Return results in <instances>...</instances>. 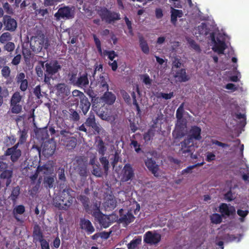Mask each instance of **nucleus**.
Wrapping results in <instances>:
<instances>
[{"instance_id": "30", "label": "nucleus", "mask_w": 249, "mask_h": 249, "mask_svg": "<svg viewBox=\"0 0 249 249\" xmlns=\"http://www.w3.org/2000/svg\"><path fill=\"white\" fill-rule=\"evenodd\" d=\"M175 77L177 78L178 81L180 82H185L190 79V77L187 75L186 70L181 69L177 71L175 75Z\"/></svg>"}, {"instance_id": "48", "label": "nucleus", "mask_w": 249, "mask_h": 249, "mask_svg": "<svg viewBox=\"0 0 249 249\" xmlns=\"http://www.w3.org/2000/svg\"><path fill=\"white\" fill-rule=\"evenodd\" d=\"M5 44V45L3 47V49L5 51L8 52H12L14 50L15 48V45L14 43L9 41Z\"/></svg>"}, {"instance_id": "51", "label": "nucleus", "mask_w": 249, "mask_h": 249, "mask_svg": "<svg viewBox=\"0 0 249 249\" xmlns=\"http://www.w3.org/2000/svg\"><path fill=\"white\" fill-rule=\"evenodd\" d=\"M40 63L41 66H37L36 67V71L37 75L38 77H41L43 76V74H44L43 71L42 70V68L44 66V62L40 61Z\"/></svg>"}, {"instance_id": "56", "label": "nucleus", "mask_w": 249, "mask_h": 249, "mask_svg": "<svg viewBox=\"0 0 249 249\" xmlns=\"http://www.w3.org/2000/svg\"><path fill=\"white\" fill-rule=\"evenodd\" d=\"M32 166H27L22 169V174L26 177H29L32 173L34 172V171L32 169Z\"/></svg>"}, {"instance_id": "26", "label": "nucleus", "mask_w": 249, "mask_h": 249, "mask_svg": "<svg viewBox=\"0 0 249 249\" xmlns=\"http://www.w3.org/2000/svg\"><path fill=\"white\" fill-rule=\"evenodd\" d=\"M85 124L86 126L91 127L95 131L99 133L100 128L96 123L95 116L93 113H90L89 116L87 118Z\"/></svg>"}, {"instance_id": "42", "label": "nucleus", "mask_w": 249, "mask_h": 249, "mask_svg": "<svg viewBox=\"0 0 249 249\" xmlns=\"http://www.w3.org/2000/svg\"><path fill=\"white\" fill-rule=\"evenodd\" d=\"M1 74L3 77L5 79H7L10 75L11 70L9 67L5 66L1 68Z\"/></svg>"}, {"instance_id": "10", "label": "nucleus", "mask_w": 249, "mask_h": 249, "mask_svg": "<svg viewBox=\"0 0 249 249\" xmlns=\"http://www.w3.org/2000/svg\"><path fill=\"white\" fill-rule=\"evenodd\" d=\"M134 176V170L132 166L129 163L125 164L122 171L121 181L125 182L129 180L131 181Z\"/></svg>"}, {"instance_id": "11", "label": "nucleus", "mask_w": 249, "mask_h": 249, "mask_svg": "<svg viewBox=\"0 0 249 249\" xmlns=\"http://www.w3.org/2000/svg\"><path fill=\"white\" fill-rule=\"evenodd\" d=\"M161 240V235L160 233L151 231H147L144 235L143 241L150 245H156Z\"/></svg>"}, {"instance_id": "5", "label": "nucleus", "mask_w": 249, "mask_h": 249, "mask_svg": "<svg viewBox=\"0 0 249 249\" xmlns=\"http://www.w3.org/2000/svg\"><path fill=\"white\" fill-rule=\"evenodd\" d=\"M74 8L73 6H64L58 9L54 17L56 20L61 19L68 20L73 18L74 17Z\"/></svg>"}, {"instance_id": "32", "label": "nucleus", "mask_w": 249, "mask_h": 249, "mask_svg": "<svg viewBox=\"0 0 249 249\" xmlns=\"http://www.w3.org/2000/svg\"><path fill=\"white\" fill-rule=\"evenodd\" d=\"M25 212V208L23 205H18L16 206L13 211V214L14 218L18 221H19L20 220L18 217V214H22Z\"/></svg>"}, {"instance_id": "57", "label": "nucleus", "mask_w": 249, "mask_h": 249, "mask_svg": "<svg viewBox=\"0 0 249 249\" xmlns=\"http://www.w3.org/2000/svg\"><path fill=\"white\" fill-rule=\"evenodd\" d=\"M39 173V172H38V171H37V169H36V170H35L34 172H33V173H32L30 175V176L28 177L31 179V183L32 184L35 183V181L38 178Z\"/></svg>"}, {"instance_id": "22", "label": "nucleus", "mask_w": 249, "mask_h": 249, "mask_svg": "<svg viewBox=\"0 0 249 249\" xmlns=\"http://www.w3.org/2000/svg\"><path fill=\"white\" fill-rule=\"evenodd\" d=\"M33 242L35 243L40 242L44 238V235L40 227L36 224L33 228Z\"/></svg>"}, {"instance_id": "16", "label": "nucleus", "mask_w": 249, "mask_h": 249, "mask_svg": "<svg viewBox=\"0 0 249 249\" xmlns=\"http://www.w3.org/2000/svg\"><path fill=\"white\" fill-rule=\"evenodd\" d=\"M21 194V188L18 185L13 186L10 190L8 199L11 201L13 205L17 204L18 200L20 197Z\"/></svg>"}, {"instance_id": "47", "label": "nucleus", "mask_w": 249, "mask_h": 249, "mask_svg": "<svg viewBox=\"0 0 249 249\" xmlns=\"http://www.w3.org/2000/svg\"><path fill=\"white\" fill-rule=\"evenodd\" d=\"M124 20L125 21V22L127 26V29L128 30L129 34L130 36H133V28H132V21H130L126 16H125L124 17Z\"/></svg>"}, {"instance_id": "18", "label": "nucleus", "mask_w": 249, "mask_h": 249, "mask_svg": "<svg viewBox=\"0 0 249 249\" xmlns=\"http://www.w3.org/2000/svg\"><path fill=\"white\" fill-rule=\"evenodd\" d=\"M3 23L5 30L11 32L15 31L17 27V23L15 19L10 16H5L3 17Z\"/></svg>"}, {"instance_id": "44", "label": "nucleus", "mask_w": 249, "mask_h": 249, "mask_svg": "<svg viewBox=\"0 0 249 249\" xmlns=\"http://www.w3.org/2000/svg\"><path fill=\"white\" fill-rule=\"evenodd\" d=\"M131 142L130 143V145L131 147H133L135 149V151L136 153H139L142 152V149L141 148V145L138 143V142L134 140L131 139Z\"/></svg>"}, {"instance_id": "34", "label": "nucleus", "mask_w": 249, "mask_h": 249, "mask_svg": "<svg viewBox=\"0 0 249 249\" xmlns=\"http://www.w3.org/2000/svg\"><path fill=\"white\" fill-rule=\"evenodd\" d=\"M139 42L142 52L145 54H148L149 53V48L146 41L142 36L139 38Z\"/></svg>"}, {"instance_id": "12", "label": "nucleus", "mask_w": 249, "mask_h": 249, "mask_svg": "<svg viewBox=\"0 0 249 249\" xmlns=\"http://www.w3.org/2000/svg\"><path fill=\"white\" fill-rule=\"evenodd\" d=\"M110 79L108 74L105 72H102L97 79L96 85L101 91L108 90V83Z\"/></svg>"}, {"instance_id": "53", "label": "nucleus", "mask_w": 249, "mask_h": 249, "mask_svg": "<svg viewBox=\"0 0 249 249\" xmlns=\"http://www.w3.org/2000/svg\"><path fill=\"white\" fill-rule=\"evenodd\" d=\"M36 169L38 172L39 173L42 172L44 174H47L50 172V168L47 165H39Z\"/></svg>"}, {"instance_id": "58", "label": "nucleus", "mask_w": 249, "mask_h": 249, "mask_svg": "<svg viewBox=\"0 0 249 249\" xmlns=\"http://www.w3.org/2000/svg\"><path fill=\"white\" fill-rule=\"evenodd\" d=\"M22 54L26 62L29 61L32 55L31 51L28 49H25L22 51Z\"/></svg>"}, {"instance_id": "41", "label": "nucleus", "mask_w": 249, "mask_h": 249, "mask_svg": "<svg viewBox=\"0 0 249 249\" xmlns=\"http://www.w3.org/2000/svg\"><path fill=\"white\" fill-rule=\"evenodd\" d=\"M20 136L19 138L18 141H19V143H22L24 144L28 137L27 131L25 129H23L22 130H20Z\"/></svg>"}, {"instance_id": "8", "label": "nucleus", "mask_w": 249, "mask_h": 249, "mask_svg": "<svg viewBox=\"0 0 249 249\" xmlns=\"http://www.w3.org/2000/svg\"><path fill=\"white\" fill-rule=\"evenodd\" d=\"M0 178L5 179L6 187L9 186L12 182V178L13 175L12 169L9 168L7 163L3 161H0Z\"/></svg>"}, {"instance_id": "21", "label": "nucleus", "mask_w": 249, "mask_h": 249, "mask_svg": "<svg viewBox=\"0 0 249 249\" xmlns=\"http://www.w3.org/2000/svg\"><path fill=\"white\" fill-rule=\"evenodd\" d=\"M103 102L108 105H113L116 99V95L111 91L107 90L101 97Z\"/></svg>"}, {"instance_id": "14", "label": "nucleus", "mask_w": 249, "mask_h": 249, "mask_svg": "<svg viewBox=\"0 0 249 249\" xmlns=\"http://www.w3.org/2000/svg\"><path fill=\"white\" fill-rule=\"evenodd\" d=\"M211 38L214 43L212 48L213 50L219 54H224V51L227 48V45L225 41L221 40L219 38H217L216 40L213 34L211 36Z\"/></svg>"}, {"instance_id": "49", "label": "nucleus", "mask_w": 249, "mask_h": 249, "mask_svg": "<svg viewBox=\"0 0 249 249\" xmlns=\"http://www.w3.org/2000/svg\"><path fill=\"white\" fill-rule=\"evenodd\" d=\"M33 93L38 99L43 97L41 93V86L40 85L36 86L33 89Z\"/></svg>"}, {"instance_id": "28", "label": "nucleus", "mask_w": 249, "mask_h": 249, "mask_svg": "<svg viewBox=\"0 0 249 249\" xmlns=\"http://www.w3.org/2000/svg\"><path fill=\"white\" fill-rule=\"evenodd\" d=\"M91 104L88 98L85 96L80 99V108L82 110L84 115H86L90 108Z\"/></svg>"}, {"instance_id": "50", "label": "nucleus", "mask_w": 249, "mask_h": 249, "mask_svg": "<svg viewBox=\"0 0 249 249\" xmlns=\"http://www.w3.org/2000/svg\"><path fill=\"white\" fill-rule=\"evenodd\" d=\"M103 71V64H98L96 62L94 66V70L92 72V76L94 79L95 74L97 71Z\"/></svg>"}, {"instance_id": "19", "label": "nucleus", "mask_w": 249, "mask_h": 249, "mask_svg": "<svg viewBox=\"0 0 249 249\" xmlns=\"http://www.w3.org/2000/svg\"><path fill=\"white\" fill-rule=\"evenodd\" d=\"M79 225L80 228L84 230L88 234H91L95 231L92 223L88 219L81 218Z\"/></svg>"}, {"instance_id": "6", "label": "nucleus", "mask_w": 249, "mask_h": 249, "mask_svg": "<svg viewBox=\"0 0 249 249\" xmlns=\"http://www.w3.org/2000/svg\"><path fill=\"white\" fill-rule=\"evenodd\" d=\"M99 15L102 20L108 24L113 23L121 19L119 13L110 11L106 7L101 8L99 12Z\"/></svg>"}, {"instance_id": "31", "label": "nucleus", "mask_w": 249, "mask_h": 249, "mask_svg": "<svg viewBox=\"0 0 249 249\" xmlns=\"http://www.w3.org/2000/svg\"><path fill=\"white\" fill-rule=\"evenodd\" d=\"M97 115L103 120L109 121L111 120L110 112L107 108H100L97 111Z\"/></svg>"}, {"instance_id": "62", "label": "nucleus", "mask_w": 249, "mask_h": 249, "mask_svg": "<svg viewBox=\"0 0 249 249\" xmlns=\"http://www.w3.org/2000/svg\"><path fill=\"white\" fill-rule=\"evenodd\" d=\"M122 95L125 103L128 105H130L131 103V100L129 95L125 91H123L122 92Z\"/></svg>"}, {"instance_id": "24", "label": "nucleus", "mask_w": 249, "mask_h": 249, "mask_svg": "<svg viewBox=\"0 0 249 249\" xmlns=\"http://www.w3.org/2000/svg\"><path fill=\"white\" fill-rule=\"evenodd\" d=\"M219 212L223 215L230 216L235 214V209L233 206L229 205L226 203H221L219 206Z\"/></svg>"}, {"instance_id": "43", "label": "nucleus", "mask_w": 249, "mask_h": 249, "mask_svg": "<svg viewBox=\"0 0 249 249\" xmlns=\"http://www.w3.org/2000/svg\"><path fill=\"white\" fill-rule=\"evenodd\" d=\"M212 223L215 224H220L222 222L221 216L218 213H214L211 217Z\"/></svg>"}, {"instance_id": "17", "label": "nucleus", "mask_w": 249, "mask_h": 249, "mask_svg": "<svg viewBox=\"0 0 249 249\" xmlns=\"http://www.w3.org/2000/svg\"><path fill=\"white\" fill-rule=\"evenodd\" d=\"M56 145L53 141H47L44 143L42 153L45 157H50L52 156L55 150Z\"/></svg>"}, {"instance_id": "15", "label": "nucleus", "mask_w": 249, "mask_h": 249, "mask_svg": "<svg viewBox=\"0 0 249 249\" xmlns=\"http://www.w3.org/2000/svg\"><path fill=\"white\" fill-rule=\"evenodd\" d=\"M64 117L65 119L72 122H77L80 120V116L79 113L75 109L72 108L68 110L66 109L62 110Z\"/></svg>"}, {"instance_id": "45", "label": "nucleus", "mask_w": 249, "mask_h": 249, "mask_svg": "<svg viewBox=\"0 0 249 249\" xmlns=\"http://www.w3.org/2000/svg\"><path fill=\"white\" fill-rule=\"evenodd\" d=\"M78 173L80 176L85 177L87 176V166L85 164H83L81 166L77 167Z\"/></svg>"}, {"instance_id": "36", "label": "nucleus", "mask_w": 249, "mask_h": 249, "mask_svg": "<svg viewBox=\"0 0 249 249\" xmlns=\"http://www.w3.org/2000/svg\"><path fill=\"white\" fill-rule=\"evenodd\" d=\"M155 135V130L153 129H149L147 132H145L143 134V140L145 142H148L149 141L153 139Z\"/></svg>"}, {"instance_id": "25", "label": "nucleus", "mask_w": 249, "mask_h": 249, "mask_svg": "<svg viewBox=\"0 0 249 249\" xmlns=\"http://www.w3.org/2000/svg\"><path fill=\"white\" fill-rule=\"evenodd\" d=\"M145 164L148 170L151 171L155 177L158 176V171L159 170V167L156 161L153 160L152 158H147V159L145 160Z\"/></svg>"}, {"instance_id": "4", "label": "nucleus", "mask_w": 249, "mask_h": 249, "mask_svg": "<svg viewBox=\"0 0 249 249\" xmlns=\"http://www.w3.org/2000/svg\"><path fill=\"white\" fill-rule=\"evenodd\" d=\"M44 44L46 48L48 46V40L43 34L32 36L31 38L30 42V48L32 51L36 53H39L42 51Z\"/></svg>"}, {"instance_id": "23", "label": "nucleus", "mask_w": 249, "mask_h": 249, "mask_svg": "<svg viewBox=\"0 0 249 249\" xmlns=\"http://www.w3.org/2000/svg\"><path fill=\"white\" fill-rule=\"evenodd\" d=\"M89 84V80L88 78V74L87 72L82 74L79 73L78 79L77 80L76 86L81 88H87Z\"/></svg>"}, {"instance_id": "39", "label": "nucleus", "mask_w": 249, "mask_h": 249, "mask_svg": "<svg viewBox=\"0 0 249 249\" xmlns=\"http://www.w3.org/2000/svg\"><path fill=\"white\" fill-rule=\"evenodd\" d=\"M97 147L98 149V152L99 154L103 156L105 155V152L107 150V148L105 145L104 142L102 139H100L98 141L97 145Z\"/></svg>"}, {"instance_id": "60", "label": "nucleus", "mask_w": 249, "mask_h": 249, "mask_svg": "<svg viewBox=\"0 0 249 249\" xmlns=\"http://www.w3.org/2000/svg\"><path fill=\"white\" fill-rule=\"evenodd\" d=\"M116 201L115 199H110L106 202L107 207L109 209H114L116 207Z\"/></svg>"}, {"instance_id": "59", "label": "nucleus", "mask_w": 249, "mask_h": 249, "mask_svg": "<svg viewBox=\"0 0 249 249\" xmlns=\"http://www.w3.org/2000/svg\"><path fill=\"white\" fill-rule=\"evenodd\" d=\"M19 84V89L21 90V91L24 92L27 90L28 87V82L26 79L20 82Z\"/></svg>"}, {"instance_id": "35", "label": "nucleus", "mask_w": 249, "mask_h": 249, "mask_svg": "<svg viewBox=\"0 0 249 249\" xmlns=\"http://www.w3.org/2000/svg\"><path fill=\"white\" fill-rule=\"evenodd\" d=\"M232 116L235 117L236 119L240 120L239 125L244 127L246 124V115L244 114H241V113L233 114Z\"/></svg>"}, {"instance_id": "63", "label": "nucleus", "mask_w": 249, "mask_h": 249, "mask_svg": "<svg viewBox=\"0 0 249 249\" xmlns=\"http://www.w3.org/2000/svg\"><path fill=\"white\" fill-rule=\"evenodd\" d=\"M16 138L15 136L12 135L10 136H7L6 140L7 145H13L16 142Z\"/></svg>"}, {"instance_id": "37", "label": "nucleus", "mask_w": 249, "mask_h": 249, "mask_svg": "<svg viewBox=\"0 0 249 249\" xmlns=\"http://www.w3.org/2000/svg\"><path fill=\"white\" fill-rule=\"evenodd\" d=\"M142 242V238L141 237H138L137 238L134 239L128 244L127 248L128 249H135L138 245H139Z\"/></svg>"}, {"instance_id": "3", "label": "nucleus", "mask_w": 249, "mask_h": 249, "mask_svg": "<svg viewBox=\"0 0 249 249\" xmlns=\"http://www.w3.org/2000/svg\"><path fill=\"white\" fill-rule=\"evenodd\" d=\"M22 96L20 93L17 91L15 92L10 101V110L12 113L13 114H19L22 111Z\"/></svg>"}, {"instance_id": "64", "label": "nucleus", "mask_w": 249, "mask_h": 249, "mask_svg": "<svg viewBox=\"0 0 249 249\" xmlns=\"http://www.w3.org/2000/svg\"><path fill=\"white\" fill-rule=\"evenodd\" d=\"M41 249H50L49 242L45 239L41 240L40 242Z\"/></svg>"}, {"instance_id": "38", "label": "nucleus", "mask_w": 249, "mask_h": 249, "mask_svg": "<svg viewBox=\"0 0 249 249\" xmlns=\"http://www.w3.org/2000/svg\"><path fill=\"white\" fill-rule=\"evenodd\" d=\"M12 39V36L9 32H5L2 33L0 36V43L5 44L10 41Z\"/></svg>"}, {"instance_id": "13", "label": "nucleus", "mask_w": 249, "mask_h": 249, "mask_svg": "<svg viewBox=\"0 0 249 249\" xmlns=\"http://www.w3.org/2000/svg\"><path fill=\"white\" fill-rule=\"evenodd\" d=\"M45 66L46 68L45 72L47 75L50 76L57 73L62 68L61 65L56 60L46 63Z\"/></svg>"}, {"instance_id": "9", "label": "nucleus", "mask_w": 249, "mask_h": 249, "mask_svg": "<svg viewBox=\"0 0 249 249\" xmlns=\"http://www.w3.org/2000/svg\"><path fill=\"white\" fill-rule=\"evenodd\" d=\"M60 134L61 136V143L65 146L67 149H74L77 144V139L74 137H70L69 132L65 130H61Z\"/></svg>"}, {"instance_id": "33", "label": "nucleus", "mask_w": 249, "mask_h": 249, "mask_svg": "<svg viewBox=\"0 0 249 249\" xmlns=\"http://www.w3.org/2000/svg\"><path fill=\"white\" fill-rule=\"evenodd\" d=\"M55 178L53 176H47L44 177L43 184L47 189H51L53 187Z\"/></svg>"}, {"instance_id": "61", "label": "nucleus", "mask_w": 249, "mask_h": 249, "mask_svg": "<svg viewBox=\"0 0 249 249\" xmlns=\"http://www.w3.org/2000/svg\"><path fill=\"white\" fill-rule=\"evenodd\" d=\"M174 96L173 92H171L169 93H165L160 92L159 95L157 96L158 98L162 97L166 100L170 99Z\"/></svg>"}, {"instance_id": "2", "label": "nucleus", "mask_w": 249, "mask_h": 249, "mask_svg": "<svg viewBox=\"0 0 249 249\" xmlns=\"http://www.w3.org/2000/svg\"><path fill=\"white\" fill-rule=\"evenodd\" d=\"M75 192L69 186L60 193V195L53 198V203L55 207L61 210H67L75 200Z\"/></svg>"}, {"instance_id": "1", "label": "nucleus", "mask_w": 249, "mask_h": 249, "mask_svg": "<svg viewBox=\"0 0 249 249\" xmlns=\"http://www.w3.org/2000/svg\"><path fill=\"white\" fill-rule=\"evenodd\" d=\"M201 128L196 125L192 126L188 131L187 136L180 143V153L183 156H188L195 150V141H199L202 139Z\"/></svg>"}, {"instance_id": "20", "label": "nucleus", "mask_w": 249, "mask_h": 249, "mask_svg": "<svg viewBox=\"0 0 249 249\" xmlns=\"http://www.w3.org/2000/svg\"><path fill=\"white\" fill-rule=\"evenodd\" d=\"M78 199L82 204L86 212L89 214H91L93 211V205L89 206V199L88 197L84 195H80Z\"/></svg>"}, {"instance_id": "27", "label": "nucleus", "mask_w": 249, "mask_h": 249, "mask_svg": "<svg viewBox=\"0 0 249 249\" xmlns=\"http://www.w3.org/2000/svg\"><path fill=\"white\" fill-rule=\"evenodd\" d=\"M5 155L10 156V160L12 162L15 163L18 161L21 156V150H13L12 149H7L5 152Z\"/></svg>"}, {"instance_id": "29", "label": "nucleus", "mask_w": 249, "mask_h": 249, "mask_svg": "<svg viewBox=\"0 0 249 249\" xmlns=\"http://www.w3.org/2000/svg\"><path fill=\"white\" fill-rule=\"evenodd\" d=\"M124 210L123 209H121L119 210V214L120 216V220L122 222H124L126 224H129L132 222L134 219L135 217L132 213L128 212L126 214H123L122 213Z\"/></svg>"}, {"instance_id": "55", "label": "nucleus", "mask_w": 249, "mask_h": 249, "mask_svg": "<svg viewBox=\"0 0 249 249\" xmlns=\"http://www.w3.org/2000/svg\"><path fill=\"white\" fill-rule=\"evenodd\" d=\"M141 79L143 83L147 85H150L152 83V80L150 78L147 74L141 75Z\"/></svg>"}, {"instance_id": "52", "label": "nucleus", "mask_w": 249, "mask_h": 249, "mask_svg": "<svg viewBox=\"0 0 249 249\" xmlns=\"http://www.w3.org/2000/svg\"><path fill=\"white\" fill-rule=\"evenodd\" d=\"M78 77L76 73H72L69 75V80L71 84L76 86Z\"/></svg>"}, {"instance_id": "7", "label": "nucleus", "mask_w": 249, "mask_h": 249, "mask_svg": "<svg viewBox=\"0 0 249 249\" xmlns=\"http://www.w3.org/2000/svg\"><path fill=\"white\" fill-rule=\"evenodd\" d=\"M91 214L95 218V220L99 222L101 227L107 228L110 226L111 223L109 217L102 213L97 203L93 204V211Z\"/></svg>"}, {"instance_id": "54", "label": "nucleus", "mask_w": 249, "mask_h": 249, "mask_svg": "<svg viewBox=\"0 0 249 249\" xmlns=\"http://www.w3.org/2000/svg\"><path fill=\"white\" fill-rule=\"evenodd\" d=\"M188 43L190 47L197 52L200 51V48L199 46L196 43L195 41L193 39H190L188 40Z\"/></svg>"}, {"instance_id": "40", "label": "nucleus", "mask_w": 249, "mask_h": 249, "mask_svg": "<svg viewBox=\"0 0 249 249\" xmlns=\"http://www.w3.org/2000/svg\"><path fill=\"white\" fill-rule=\"evenodd\" d=\"M92 173L96 177L100 178L102 177L103 172L99 164H96L93 166Z\"/></svg>"}, {"instance_id": "46", "label": "nucleus", "mask_w": 249, "mask_h": 249, "mask_svg": "<svg viewBox=\"0 0 249 249\" xmlns=\"http://www.w3.org/2000/svg\"><path fill=\"white\" fill-rule=\"evenodd\" d=\"M184 112V104L182 103L176 111V118L178 120H181L183 117V114Z\"/></svg>"}]
</instances>
